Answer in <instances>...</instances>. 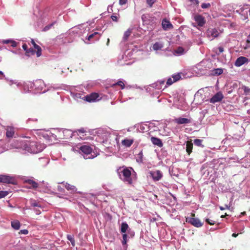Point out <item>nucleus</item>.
Returning a JSON list of instances; mask_svg holds the SVG:
<instances>
[{"label": "nucleus", "instance_id": "obj_24", "mask_svg": "<svg viewBox=\"0 0 250 250\" xmlns=\"http://www.w3.org/2000/svg\"><path fill=\"white\" fill-rule=\"evenodd\" d=\"M98 136L101 137L103 141H106L109 136V134L106 131L101 129L98 131Z\"/></svg>", "mask_w": 250, "mask_h": 250}, {"label": "nucleus", "instance_id": "obj_42", "mask_svg": "<svg viewBox=\"0 0 250 250\" xmlns=\"http://www.w3.org/2000/svg\"><path fill=\"white\" fill-rule=\"evenodd\" d=\"M128 237L126 233H124L123 234V240L122 241V245L125 246L127 243V238Z\"/></svg>", "mask_w": 250, "mask_h": 250}, {"label": "nucleus", "instance_id": "obj_63", "mask_svg": "<svg viewBox=\"0 0 250 250\" xmlns=\"http://www.w3.org/2000/svg\"><path fill=\"white\" fill-rule=\"evenodd\" d=\"M127 0H119V4L121 5L125 4L127 2Z\"/></svg>", "mask_w": 250, "mask_h": 250}, {"label": "nucleus", "instance_id": "obj_44", "mask_svg": "<svg viewBox=\"0 0 250 250\" xmlns=\"http://www.w3.org/2000/svg\"><path fill=\"white\" fill-rule=\"evenodd\" d=\"M211 6V4L210 3H203L201 7L202 9H208Z\"/></svg>", "mask_w": 250, "mask_h": 250}, {"label": "nucleus", "instance_id": "obj_15", "mask_svg": "<svg viewBox=\"0 0 250 250\" xmlns=\"http://www.w3.org/2000/svg\"><path fill=\"white\" fill-rule=\"evenodd\" d=\"M70 93L71 96L77 101H78L79 99H83L85 100V95L83 93L81 92H76L74 89L70 90Z\"/></svg>", "mask_w": 250, "mask_h": 250}, {"label": "nucleus", "instance_id": "obj_5", "mask_svg": "<svg viewBox=\"0 0 250 250\" xmlns=\"http://www.w3.org/2000/svg\"><path fill=\"white\" fill-rule=\"evenodd\" d=\"M33 84L35 92L44 93L47 90L45 89V84L42 80L39 79L33 81Z\"/></svg>", "mask_w": 250, "mask_h": 250}, {"label": "nucleus", "instance_id": "obj_34", "mask_svg": "<svg viewBox=\"0 0 250 250\" xmlns=\"http://www.w3.org/2000/svg\"><path fill=\"white\" fill-rule=\"evenodd\" d=\"M223 73V69L221 68H214L212 70V74L215 76H218Z\"/></svg>", "mask_w": 250, "mask_h": 250}, {"label": "nucleus", "instance_id": "obj_62", "mask_svg": "<svg viewBox=\"0 0 250 250\" xmlns=\"http://www.w3.org/2000/svg\"><path fill=\"white\" fill-rule=\"evenodd\" d=\"M229 208H230V207H229V206H228L227 205H225V207H222V206H220V207H219V208H220V210H223L225 209L226 208H227V209H229Z\"/></svg>", "mask_w": 250, "mask_h": 250}, {"label": "nucleus", "instance_id": "obj_57", "mask_svg": "<svg viewBox=\"0 0 250 250\" xmlns=\"http://www.w3.org/2000/svg\"><path fill=\"white\" fill-rule=\"evenodd\" d=\"M31 206L34 207H41V206L39 203H37L36 201H34L32 203H31Z\"/></svg>", "mask_w": 250, "mask_h": 250}, {"label": "nucleus", "instance_id": "obj_60", "mask_svg": "<svg viewBox=\"0 0 250 250\" xmlns=\"http://www.w3.org/2000/svg\"><path fill=\"white\" fill-rule=\"evenodd\" d=\"M47 135L48 136H49L51 138V139L52 138L55 139H56L57 135H55L54 134H53L52 133L49 132V134H47Z\"/></svg>", "mask_w": 250, "mask_h": 250}, {"label": "nucleus", "instance_id": "obj_50", "mask_svg": "<svg viewBox=\"0 0 250 250\" xmlns=\"http://www.w3.org/2000/svg\"><path fill=\"white\" fill-rule=\"evenodd\" d=\"M127 232V234L129 237H133L134 236V232L133 230H132L130 229H129Z\"/></svg>", "mask_w": 250, "mask_h": 250}, {"label": "nucleus", "instance_id": "obj_59", "mask_svg": "<svg viewBox=\"0 0 250 250\" xmlns=\"http://www.w3.org/2000/svg\"><path fill=\"white\" fill-rule=\"evenodd\" d=\"M20 233L26 235L28 233V231L27 229H21L20 230Z\"/></svg>", "mask_w": 250, "mask_h": 250}, {"label": "nucleus", "instance_id": "obj_47", "mask_svg": "<svg viewBox=\"0 0 250 250\" xmlns=\"http://www.w3.org/2000/svg\"><path fill=\"white\" fill-rule=\"evenodd\" d=\"M8 194V192L7 191H0V199L5 197Z\"/></svg>", "mask_w": 250, "mask_h": 250}, {"label": "nucleus", "instance_id": "obj_36", "mask_svg": "<svg viewBox=\"0 0 250 250\" xmlns=\"http://www.w3.org/2000/svg\"><path fill=\"white\" fill-rule=\"evenodd\" d=\"M143 154L142 151H141L136 156V161L139 163H143Z\"/></svg>", "mask_w": 250, "mask_h": 250}, {"label": "nucleus", "instance_id": "obj_31", "mask_svg": "<svg viewBox=\"0 0 250 250\" xmlns=\"http://www.w3.org/2000/svg\"><path fill=\"white\" fill-rule=\"evenodd\" d=\"M129 229L128 224L125 222H123L121 226V232L122 233H125Z\"/></svg>", "mask_w": 250, "mask_h": 250}, {"label": "nucleus", "instance_id": "obj_39", "mask_svg": "<svg viewBox=\"0 0 250 250\" xmlns=\"http://www.w3.org/2000/svg\"><path fill=\"white\" fill-rule=\"evenodd\" d=\"M116 85H119L121 87V88L123 89L125 88V84L122 80H119L117 83H115L112 84V86H115Z\"/></svg>", "mask_w": 250, "mask_h": 250}, {"label": "nucleus", "instance_id": "obj_56", "mask_svg": "<svg viewBox=\"0 0 250 250\" xmlns=\"http://www.w3.org/2000/svg\"><path fill=\"white\" fill-rule=\"evenodd\" d=\"M11 40H12V39L2 40L0 42L3 44H8V43H10Z\"/></svg>", "mask_w": 250, "mask_h": 250}, {"label": "nucleus", "instance_id": "obj_17", "mask_svg": "<svg viewBox=\"0 0 250 250\" xmlns=\"http://www.w3.org/2000/svg\"><path fill=\"white\" fill-rule=\"evenodd\" d=\"M249 60L247 58L243 56L238 57L234 62L235 66L240 67L244 64L248 62Z\"/></svg>", "mask_w": 250, "mask_h": 250}, {"label": "nucleus", "instance_id": "obj_30", "mask_svg": "<svg viewBox=\"0 0 250 250\" xmlns=\"http://www.w3.org/2000/svg\"><path fill=\"white\" fill-rule=\"evenodd\" d=\"M11 226L14 229L16 230H18L20 228L21 224L19 221L17 220H15L11 221Z\"/></svg>", "mask_w": 250, "mask_h": 250}, {"label": "nucleus", "instance_id": "obj_12", "mask_svg": "<svg viewBox=\"0 0 250 250\" xmlns=\"http://www.w3.org/2000/svg\"><path fill=\"white\" fill-rule=\"evenodd\" d=\"M149 174L154 181L160 180L163 176L162 172L159 170L150 171Z\"/></svg>", "mask_w": 250, "mask_h": 250}, {"label": "nucleus", "instance_id": "obj_16", "mask_svg": "<svg viewBox=\"0 0 250 250\" xmlns=\"http://www.w3.org/2000/svg\"><path fill=\"white\" fill-rule=\"evenodd\" d=\"M99 95L96 93H92L89 95H85V101L88 102H94L100 100Z\"/></svg>", "mask_w": 250, "mask_h": 250}, {"label": "nucleus", "instance_id": "obj_45", "mask_svg": "<svg viewBox=\"0 0 250 250\" xmlns=\"http://www.w3.org/2000/svg\"><path fill=\"white\" fill-rule=\"evenodd\" d=\"M172 78L173 80L175 82L180 80L181 78V76L179 74H173L172 75Z\"/></svg>", "mask_w": 250, "mask_h": 250}, {"label": "nucleus", "instance_id": "obj_19", "mask_svg": "<svg viewBox=\"0 0 250 250\" xmlns=\"http://www.w3.org/2000/svg\"><path fill=\"white\" fill-rule=\"evenodd\" d=\"M162 26L163 29L165 30H167L173 27L172 24L166 19H165L162 21Z\"/></svg>", "mask_w": 250, "mask_h": 250}, {"label": "nucleus", "instance_id": "obj_38", "mask_svg": "<svg viewBox=\"0 0 250 250\" xmlns=\"http://www.w3.org/2000/svg\"><path fill=\"white\" fill-rule=\"evenodd\" d=\"M56 23V21H52L51 23L48 24V25H46L42 29L43 31H47L50 29Z\"/></svg>", "mask_w": 250, "mask_h": 250}, {"label": "nucleus", "instance_id": "obj_2", "mask_svg": "<svg viewBox=\"0 0 250 250\" xmlns=\"http://www.w3.org/2000/svg\"><path fill=\"white\" fill-rule=\"evenodd\" d=\"M20 143L21 148L27 152L34 154L42 152L46 146L44 144L29 140H22Z\"/></svg>", "mask_w": 250, "mask_h": 250}, {"label": "nucleus", "instance_id": "obj_27", "mask_svg": "<svg viewBox=\"0 0 250 250\" xmlns=\"http://www.w3.org/2000/svg\"><path fill=\"white\" fill-rule=\"evenodd\" d=\"M164 47V44L161 42H156L152 46L153 50L157 51L161 50Z\"/></svg>", "mask_w": 250, "mask_h": 250}, {"label": "nucleus", "instance_id": "obj_10", "mask_svg": "<svg viewBox=\"0 0 250 250\" xmlns=\"http://www.w3.org/2000/svg\"><path fill=\"white\" fill-rule=\"evenodd\" d=\"M22 89V92L25 93H28L32 90H34L33 82H23Z\"/></svg>", "mask_w": 250, "mask_h": 250}, {"label": "nucleus", "instance_id": "obj_23", "mask_svg": "<svg viewBox=\"0 0 250 250\" xmlns=\"http://www.w3.org/2000/svg\"><path fill=\"white\" fill-rule=\"evenodd\" d=\"M241 13L244 15L245 18H248L249 16H250V7L246 6L241 9Z\"/></svg>", "mask_w": 250, "mask_h": 250}, {"label": "nucleus", "instance_id": "obj_1", "mask_svg": "<svg viewBox=\"0 0 250 250\" xmlns=\"http://www.w3.org/2000/svg\"><path fill=\"white\" fill-rule=\"evenodd\" d=\"M83 24L76 26L72 28V32L78 35L79 36L83 37L82 39L86 43H90L95 41H98L102 34L98 32H93L92 33H87L85 36H84L86 34L87 31L84 30ZM89 30L88 29L87 31Z\"/></svg>", "mask_w": 250, "mask_h": 250}, {"label": "nucleus", "instance_id": "obj_20", "mask_svg": "<svg viewBox=\"0 0 250 250\" xmlns=\"http://www.w3.org/2000/svg\"><path fill=\"white\" fill-rule=\"evenodd\" d=\"M25 183L29 185L30 188L35 189L37 188L39 186L38 183L32 179H27L25 180Z\"/></svg>", "mask_w": 250, "mask_h": 250}, {"label": "nucleus", "instance_id": "obj_43", "mask_svg": "<svg viewBox=\"0 0 250 250\" xmlns=\"http://www.w3.org/2000/svg\"><path fill=\"white\" fill-rule=\"evenodd\" d=\"M41 163H44V166L47 165L49 163V160L45 158H41L39 159Z\"/></svg>", "mask_w": 250, "mask_h": 250}, {"label": "nucleus", "instance_id": "obj_21", "mask_svg": "<svg viewBox=\"0 0 250 250\" xmlns=\"http://www.w3.org/2000/svg\"><path fill=\"white\" fill-rule=\"evenodd\" d=\"M175 122L179 125L188 124L191 122L190 119L185 118L179 117L175 119Z\"/></svg>", "mask_w": 250, "mask_h": 250}, {"label": "nucleus", "instance_id": "obj_11", "mask_svg": "<svg viewBox=\"0 0 250 250\" xmlns=\"http://www.w3.org/2000/svg\"><path fill=\"white\" fill-rule=\"evenodd\" d=\"M206 34L208 39L212 41L219 36V32L215 28H209L207 30Z\"/></svg>", "mask_w": 250, "mask_h": 250}, {"label": "nucleus", "instance_id": "obj_9", "mask_svg": "<svg viewBox=\"0 0 250 250\" xmlns=\"http://www.w3.org/2000/svg\"><path fill=\"white\" fill-rule=\"evenodd\" d=\"M142 20L143 22L145 24H148L152 23V28H151L152 30L153 28H154L156 25V23L154 21L153 18H152L149 14H143L142 16Z\"/></svg>", "mask_w": 250, "mask_h": 250}, {"label": "nucleus", "instance_id": "obj_64", "mask_svg": "<svg viewBox=\"0 0 250 250\" xmlns=\"http://www.w3.org/2000/svg\"><path fill=\"white\" fill-rule=\"evenodd\" d=\"M34 211L37 215H39L41 213V211L38 208H34Z\"/></svg>", "mask_w": 250, "mask_h": 250}, {"label": "nucleus", "instance_id": "obj_25", "mask_svg": "<svg viewBox=\"0 0 250 250\" xmlns=\"http://www.w3.org/2000/svg\"><path fill=\"white\" fill-rule=\"evenodd\" d=\"M150 140L153 145L159 147H162L163 145L162 141L158 138L152 137Z\"/></svg>", "mask_w": 250, "mask_h": 250}, {"label": "nucleus", "instance_id": "obj_32", "mask_svg": "<svg viewBox=\"0 0 250 250\" xmlns=\"http://www.w3.org/2000/svg\"><path fill=\"white\" fill-rule=\"evenodd\" d=\"M133 140L128 139H124L122 141V144H123V145L125 146L126 147L130 146L131 145L133 144Z\"/></svg>", "mask_w": 250, "mask_h": 250}, {"label": "nucleus", "instance_id": "obj_48", "mask_svg": "<svg viewBox=\"0 0 250 250\" xmlns=\"http://www.w3.org/2000/svg\"><path fill=\"white\" fill-rule=\"evenodd\" d=\"M242 88L244 90V93L246 95H248L250 93V88H249L248 87L246 86H243Z\"/></svg>", "mask_w": 250, "mask_h": 250}, {"label": "nucleus", "instance_id": "obj_61", "mask_svg": "<svg viewBox=\"0 0 250 250\" xmlns=\"http://www.w3.org/2000/svg\"><path fill=\"white\" fill-rule=\"evenodd\" d=\"M22 47L23 48V49L26 51V53H28L29 52H27V50H28V46L26 44V43H24L22 46Z\"/></svg>", "mask_w": 250, "mask_h": 250}, {"label": "nucleus", "instance_id": "obj_6", "mask_svg": "<svg viewBox=\"0 0 250 250\" xmlns=\"http://www.w3.org/2000/svg\"><path fill=\"white\" fill-rule=\"evenodd\" d=\"M0 183L16 185V181L13 176L6 174H0Z\"/></svg>", "mask_w": 250, "mask_h": 250}, {"label": "nucleus", "instance_id": "obj_26", "mask_svg": "<svg viewBox=\"0 0 250 250\" xmlns=\"http://www.w3.org/2000/svg\"><path fill=\"white\" fill-rule=\"evenodd\" d=\"M31 43L33 44L35 49H37L36 55L37 57H39L42 55V48L41 47L37 44L34 40L32 39Z\"/></svg>", "mask_w": 250, "mask_h": 250}, {"label": "nucleus", "instance_id": "obj_28", "mask_svg": "<svg viewBox=\"0 0 250 250\" xmlns=\"http://www.w3.org/2000/svg\"><path fill=\"white\" fill-rule=\"evenodd\" d=\"M84 89H85V87L83 85H81L79 86H71L69 87V90L74 89L76 92L78 93H83V91H84Z\"/></svg>", "mask_w": 250, "mask_h": 250}, {"label": "nucleus", "instance_id": "obj_49", "mask_svg": "<svg viewBox=\"0 0 250 250\" xmlns=\"http://www.w3.org/2000/svg\"><path fill=\"white\" fill-rule=\"evenodd\" d=\"M216 53L217 54H220L222 53L224 51V48L222 46H219L216 49Z\"/></svg>", "mask_w": 250, "mask_h": 250}, {"label": "nucleus", "instance_id": "obj_13", "mask_svg": "<svg viewBox=\"0 0 250 250\" xmlns=\"http://www.w3.org/2000/svg\"><path fill=\"white\" fill-rule=\"evenodd\" d=\"M193 19L196 21V23L199 26L202 27L206 23V21L205 18L199 14H196L193 17Z\"/></svg>", "mask_w": 250, "mask_h": 250}, {"label": "nucleus", "instance_id": "obj_41", "mask_svg": "<svg viewBox=\"0 0 250 250\" xmlns=\"http://www.w3.org/2000/svg\"><path fill=\"white\" fill-rule=\"evenodd\" d=\"M174 82H175L174 81H173V79H172V78H169L168 79H167L166 84L164 86V88H163V89H164L165 88H166L168 86L171 85Z\"/></svg>", "mask_w": 250, "mask_h": 250}, {"label": "nucleus", "instance_id": "obj_14", "mask_svg": "<svg viewBox=\"0 0 250 250\" xmlns=\"http://www.w3.org/2000/svg\"><path fill=\"white\" fill-rule=\"evenodd\" d=\"M224 98V96L221 92L219 91L214 94L209 100V102L212 104L219 102Z\"/></svg>", "mask_w": 250, "mask_h": 250}, {"label": "nucleus", "instance_id": "obj_40", "mask_svg": "<svg viewBox=\"0 0 250 250\" xmlns=\"http://www.w3.org/2000/svg\"><path fill=\"white\" fill-rule=\"evenodd\" d=\"M202 140L198 139H196L194 140V144L195 145L198 146L204 147V146L202 144Z\"/></svg>", "mask_w": 250, "mask_h": 250}, {"label": "nucleus", "instance_id": "obj_33", "mask_svg": "<svg viewBox=\"0 0 250 250\" xmlns=\"http://www.w3.org/2000/svg\"><path fill=\"white\" fill-rule=\"evenodd\" d=\"M193 148V144L190 142H187L186 144V151L188 155L192 152Z\"/></svg>", "mask_w": 250, "mask_h": 250}, {"label": "nucleus", "instance_id": "obj_35", "mask_svg": "<svg viewBox=\"0 0 250 250\" xmlns=\"http://www.w3.org/2000/svg\"><path fill=\"white\" fill-rule=\"evenodd\" d=\"M64 186L68 190H71L72 192H76L77 190V188L74 186L69 184L66 183Z\"/></svg>", "mask_w": 250, "mask_h": 250}, {"label": "nucleus", "instance_id": "obj_8", "mask_svg": "<svg viewBox=\"0 0 250 250\" xmlns=\"http://www.w3.org/2000/svg\"><path fill=\"white\" fill-rule=\"evenodd\" d=\"M186 221L187 223L196 228H200L203 225V223L197 218L187 217L186 218Z\"/></svg>", "mask_w": 250, "mask_h": 250}, {"label": "nucleus", "instance_id": "obj_55", "mask_svg": "<svg viewBox=\"0 0 250 250\" xmlns=\"http://www.w3.org/2000/svg\"><path fill=\"white\" fill-rule=\"evenodd\" d=\"M130 31L129 30L126 31L124 33V38L125 39H127L130 36Z\"/></svg>", "mask_w": 250, "mask_h": 250}, {"label": "nucleus", "instance_id": "obj_22", "mask_svg": "<svg viewBox=\"0 0 250 250\" xmlns=\"http://www.w3.org/2000/svg\"><path fill=\"white\" fill-rule=\"evenodd\" d=\"M6 136L7 138H12L14 136L15 131L13 127L11 126H6Z\"/></svg>", "mask_w": 250, "mask_h": 250}, {"label": "nucleus", "instance_id": "obj_52", "mask_svg": "<svg viewBox=\"0 0 250 250\" xmlns=\"http://www.w3.org/2000/svg\"><path fill=\"white\" fill-rule=\"evenodd\" d=\"M156 0H146V2L150 7H151Z\"/></svg>", "mask_w": 250, "mask_h": 250}, {"label": "nucleus", "instance_id": "obj_4", "mask_svg": "<svg viewBox=\"0 0 250 250\" xmlns=\"http://www.w3.org/2000/svg\"><path fill=\"white\" fill-rule=\"evenodd\" d=\"M78 148L85 159H93L97 156L92 154V148L88 145H79Z\"/></svg>", "mask_w": 250, "mask_h": 250}, {"label": "nucleus", "instance_id": "obj_58", "mask_svg": "<svg viewBox=\"0 0 250 250\" xmlns=\"http://www.w3.org/2000/svg\"><path fill=\"white\" fill-rule=\"evenodd\" d=\"M10 44H11V46L13 47H15L17 46V42L13 40H11V42H10Z\"/></svg>", "mask_w": 250, "mask_h": 250}, {"label": "nucleus", "instance_id": "obj_29", "mask_svg": "<svg viewBox=\"0 0 250 250\" xmlns=\"http://www.w3.org/2000/svg\"><path fill=\"white\" fill-rule=\"evenodd\" d=\"M186 52L183 47L179 46L174 50V53L177 56H181Z\"/></svg>", "mask_w": 250, "mask_h": 250}, {"label": "nucleus", "instance_id": "obj_46", "mask_svg": "<svg viewBox=\"0 0 250 250\" xmlns=\"http://www.w3.org/2000/svg\"><path fill=\"white\" fill-rule=\"evenodd\" d=\"M22 84H23V82L19 81L18 80H16L15 83V84L16 85V86L18 88L21 89L22 88Z\"/></svg>", "mask_w": 250, "mask_h": 250}, {"label": "nucleus", "instance_id": "obj_53", "mask_svg": "<svg viewBox=\"0 0 250 250\" xmlns=\"http://www.w3.org/2000/svg\"><path fill=\"white\" fill-rule=\"evenodd\" d=\"M5 80L8 82L10 85H12L13 84H15V81H16V80H10L8 78H5Z\"/></svg>", "mask_w": 250, "mask_h": 250}, {"label": "nucleus", "instance_id": "obj_18", "mask_svg": "<svg viewBox=\"0 0 250 250\" xmlns=\"http://www.w3.org/2000/svg\"><path fill=\"white\" fill-rule=\"evenodd\" d=\"M166 81L164 80H159L152 84V87L156 89L160 90L164 88Z\"/></svg>", "mask_w": 250, "mask_h": 250}, {"label": "nucleus", "instance_id": "obj_7", "mask_svg": "<svg viewBox=\"0 0 250 250\" xmlns=\"http://www.w3.org/2000/svg\"><path fill=\"white\" fill-rule=\"evenodd\" d=\"M59 136L60 138L66 139L72 138L74 133L72 130L67 129H59Z\"/></svg>", "mask_w": 250, "mask_h": 250}, {"label": "nucleus", "instance_id": "obj_54", "mask_svg": "<svg viewBox=\"0 0 250 250\" xmlns=\"http://www.w3.org/2000/svg\"><path fill=\"white\" fill-rule=\"evenodd\" d=\"M206 221L208 224L210 225H213L215 224L214 221L209 219L208 218L206 219Z\"/></svg>", "mask_w": 250, "mask_h": 250}, {"label": "nucleus", "instance_id": "obj_51", "mask_svg": "<svg viewBox=\"0 0 250 250\" xmlns=\"http://www.w3.org/2000/svg\"><path fill=\"white\" fill-rule=\"evenodd\" d=\"M27 52H29L28 53H26V54H27V55L28 56H29V55H34L35 53V51L32 48L28 49Z\"/></svg>", "mask_w": 250, "mask_h": 250}, {"label": "nucleus", "instance_id": "obj_3", "mask_svg": "<svg viewBox=\"0 0 250 250\" xmlns=\"http://www.w3.org/2000/svg\"><path fill=\"white\" fill-rule=\"evenodd\" d=\"M131 170H133L131 167H121L117 169V173L122 181L128 184H131L132 183L131 177Z\"/></svg>", "mask_w": 250, "mask_h": 250}, {"label": "nucleus", "instance_id": "obj_37", "mask_svg": "<svg viewBox=\"0 0 250 250\" xmlns=\"http://www.w3.org/2000/svg\"><path fill=\"white\" fill-rule=\"evenodd\" d=\"M66 237L67 239L71 242L72 246L74 247L75 245V241L73 235L67 234Z\"/></svg>", "mask_w": 250, "mask_h": 250}]
</instances>
